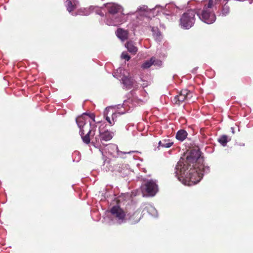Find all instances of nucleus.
<instances>
[{"instance_id":"obj_1","label":"nucleus","mask_w":253,"mask_h":253,"mask_svg":"<svg viewBox=\"0 0 253 253\" xmlns=\"http://www.w3.org/2000/svg\"><path fill=\"white\" fill-rule=\"evenodd\" d=\"M199 149H192L186 160H180L175 168L176 176L185 185L191 186L198 183L204 173L210 171V168L203 164Z\"/></svg>"},{"instance_id":"obj_2","label":"nucleus","mask_w":253,"mask_h":253,"mask_svg":"<svg viewBox=\"0 0 253 253\" xmlns=\"http://www.w3.org/2000/svg\"><path fill=\"white\" fill-rule=\"evenodd\" d=\"M204 7L203 10L197 12L199 18L204 22L211 24L214 23L216 19L213 10V0H205L203 1Z\"/></svg>"},{"instance_id":"obj_3","label":"nucleus","mask_w":253,"mask_h":253,"mask_svg":"<svg viewBox=\"0 0 253 253\" xmlns=\"http://www.w3.org/2000/svg\"><path fill=\"white\" fill-rule=\"evenodd\" d=\"M195 14L196 12L193 10H188L184 13L179 20L181 27L185 29L192 27L195 21Z\"/></svg>"},{"instance_id":"obj_4","label":"nucleus","mask_w":253,"mask_h":253,"mask_svg":"<svg viewBox=\"0 0 253 253\" xmlns=\"http://www.w3.org/2000/svg\"><path fill=\"white\" fill-rule=\"evenodd\" d=\"M104 151L105 153L113 157H121L122 154H131L132 153H138L137 151H131L127 152H122L119 150L117 145L114 144H110L106 146Z\"/></svg>"},{"instance_id":"obj_5","label":"nucleus","mask_w":253,"mask_h":253,"mask_svg":"<svg viewBox=\"0 0 253 253\" xmlns=\"http://www.w3.org/2000/svg\"><path fill=\"white\" fill-rule=\"evenodd\" d=\"M192 95V92L188 90L183 89L172 99V102L175 104L180 105L183 102L189 100Z\"/></svg>"},{"instance_id":"obj_6","label":"nucleus","mask_w":253,"mask_h":253,"mask_svg":"<svg viewBox=\"0 0 253 253\" xmlns=\"http://www.w3.org/2000/svg\"><path fill=\"white\" fill-rule=\"evenodd\" d=\"M141 189L143 193H147L149 196H153L158 191V186L155 181L151 180L142 185Z\"/></svg>"},{"instance_id":"obj_7","label":"nucleus","mask_w":253,"mask_h":253,"mask_svg":"<svg viewBox=\"0 0 253 253\" xmlns=\"http://www.w3.org/2000/svg\"><path fill=\"white\" fill-rule=\"evenodd\" d=\"M110 212L112 215L116 218L117 222L121 224L125 221L126 214L125 211L120 207L115 206L113 207Z\"/></svg>"},{"instance_id":"obj_8","label":"nucleus","mask_w":253,"mask_h":253,"mask_svg":"<svg viewBox=\"0 0 253 253\" xmlns=\"http://www.w3.org/2000/svg\"><path fill=\"white\" fill-rule=\"evenodd\" d=\"M87 114L86 113H83L81 116H79L76 119V123L80 128V133L81 135L84 134V127H85V125L87 122L89 123L90 126H91V122L90 121H87L86 116Z\"/></svg>"},{"instance_id":"obj_9","label":"nucleus","mask_w":253,"mask_h":253,"mask_svg":"<svg viewBox=\"0 0 253 253\" xmlns=\"http://www.w3.org/2000/svg\"><path fill=\"white\" fill-rule=\"evenodd\" d=\"M125 21L126 19L125 18V14L121 12V15L119 16L116 17L114 15L113 18H107L105 23L107 25L109 26H118L122 24Z\"/></svg>"},{"instance_id":"obj_10","label":"nucleus","mask_w":253,"mask_h":253,"mask_svg":"<svg viewBox=\"0 0 253 253\" xmlns=\"http://www.w3.org/2000/svg\"><path fill=\"white\" fill-rule=\"evenodd\" d=\"M108 13L110 15H107V18L114 17V15L119 12H122L123 10V7L115 3H107L105 4Z\"/></svg>"},{"instance_id":"obj_11","label":"nucleus","mask_w":253,"mask_h":253,"mask_svg":"<svg viewBox=\"0 0 253 253\" xmlns=\"http://www.w3.org/2000/svg\"><path fill=\"white\" fill-rule=\"evenodd\" d=\"M229 0H215V5H221L220 12L219 15L221 16H226L230 13V7L227 5Z\"/></svg>"},{"instance_id":"obj_12","label":"nucleus","mask_w":253,"mask_h":253,"mask_svg":"<svg viewBox=\"0 0 253 253\" xmlns=\"http://www.w3.org/2000/svg\"><path fill=\"white\" fill-rule=\"evenodd\" d=\"M99 135L98 136L102 143L103 141H108L112 138L113 133L108 130H104L103 125L99 127Z\"/></svg>"},{"instance_id":"obj_13","label":"nucleus","mask_w":253,"mask_h":253,"mask_svg":"<svg viewBox=\"0 0 253 253\" xmlns=\"http://www.w3.org/2000/svg\"><path fill=\"white\" fill-rule=\"evenodd\" d=\"M178 7L173 3L166 4L165 8L161 7V10L163 13L167 15L176 14L178 12Z\"/></svg>"},{"instance_id":"obj_14","label":"nucleus","mask_w":253,"mask_h":253,"mask_svg":"<svg viewBox=\"0 0 253 253\" xmlns=\"http://www.w3.org/2000/svg\"><path fill=\"white\" fill-rule=\"evenodd\" d=\"M121 81L124 85V88L126 89H130L132 87L134 83L133 79L127 76H123L121 79Z\"/></svg>"},{"instance_id":"obj_15","label":"nucleus","mask_w":253,"mask_h":253,"mask_svg":"<svg viewBox=\"0 0 253 253\" xmlns=\"http://www.w3.org/2000/svg\"><path fill=\"white\" fill-rule=\"evenodd\" d=\"M116 35L119 39L124 41L128 38V32L122 29H118L116 31Z\"/></svg>"},{"instance_id":"obj_16","label":"nucleus","mask_w":253,"mask_h":253,"mask_svg":"<svg viewBox=\"0 0 253 253\" xmlns=\"http://www.w3.org/2000/svg\"><path fill=\"white\" fill-rule=\"evenodd\" d=\"M125 46L127 49V50L132 54H135L137 52V47L134 45V44L132 42H127L126 43Z\"/></svg>"},{"instance_id":"obj_17","label":"nucleus","mask_w":253,"mask_h":253,"mask_svg":"<svg viewBox=\"0 0 253 253\" xmlns=\"http://www.w3.org/2000/svg\"><path fill=\"white\" fill-rule=\"evenodd\" d=\"M110 110H112L111 107H107L104 111V117L106 121L108 123L110 126H113L115 123L109 117V112Z\"/></svg>"},{"instance_id":"obj_18","label":"nucleus","mask_w":253,"mask_h":253,"mask_svg":"<svg viewBox=\"0 0 253 253\" xmlns=\"http://www.w3.org/2000/svg\"><path fill=\"white\" fill-rule=\"evenodd\" d=\"M188 133L187 131L184 129L178 130L176 134V138L180 141H183L187 137Z\"/></svg>"},{"instance_id":"obj_19","label":"nucleus","mask_w":253,"mask_h":253,"mask_svg":"<svg viewBox=\"0 0 253 253\" xmlns=\"http://www.w3.org/2000/svg\"><path fill=\"white\" fill-rule=\"evenodd\" d=\"M173 144V142L171 141L169 139H165L159 142L158 148L159 149H160V147L169 148Z\"/></svg>"},{"instance_id":"obj_20","label":"nucleus","mask_w":253,"mask_h":253,"mask_svg":"<svg viewBox=\"0 0 253 253\" xmlns=\"http://www.w3.org/2000/svg\"><path fill=\"white\" fill-rule=\"evenodd\" d=\"M65 3L67 9L69 13H71L75 9L78 3L76 2L75 1L72 2V1L70 0H67Z\"/></svg>"},{"instance_id":"obj_21","label":"nucleus","mask_w":253,"mask_h":253,"mask_svg":"<svg viewBox=\"0 0 253 253\" xmlns=\"http://www.w3.org/2000/svg\"><path fill=\"white\" fill-rule=\"evenodd\" d=\"M155 58L154 57H152L149 61H147L145 62L142 65V68L144 69H147L151 66L152 64H155Z\"/></svg>"},{"instance_id":"obj_22","label":"nucleus","mask_w":253,"mask_h":253,"mask_svg":"<svg viewBox=\"0 0 253 253\" xmlns=\"http://www.w3.org/2000/svg\"><path fill=\"white\" fill-rule=\"evenodd\" d=\"M228 137L226 135H223L220 136L218 139V142L223 146H225L227 145V142L229 141Z\"/></svg>"},{"instance_id":"obj_23","label":"nucleus","mask_w":253,"mask_h":253,"mask_svg":"<svg viewBox=\"0 0 253 253\" xmlns=\"http://www.w3.org/2000/svg\"><path fill=\"white\" fill-rule=\"evenodd\" d=\"M91 130L89 129L88 131V132L84 136V134H82V135H81L82 136V140L84 143L85 144H88L90 142V138H89V134L91 133Z\"/></svg>"},{"instance_id":"obj_24","label":"nucleus","mask_w":253,"mask_h":253,"mask_svg":"<svg viewBox=\"0 0 253 253\" xmlns=\"http://www.w3.org/2000/svg\"><path fill=\"white\" fill-rule=\"evenodd\" d=\"M93 7L92 6H90L88 8L81 9L80 14L83 15H88L90 13L91 11L93 10Z\"/></svg>"},{"instance_id":"obj_25","label":"nucleus","mask_w":253,"mask_h":253,"mask_svg":"<svg viewBox=\"0 0 253 253\" xmlns=\"http://www.w3.org/2000/svg\"><path fill=\"white\" fill-rule=\"evenodd\" d=\"M109 115L111 116V119L115 123L116 121V119L117 118V114L115 112H114V110L112 108V110H110V112H109Z\"/></svg>"},{"instance_id":"obj_26","label":"nucleus","mask_w":253,"mask_h":253,"mask_svg":"<svg viewBox=\"0 0 253 253\" xmlns=\"http://www.w3.org/2000/svg\"><path fill=\"white\" fill-rule=\"evenodd\" d=\"M121 57H122V58L126 60V61L129 60L130 58V57L129 56V55L126 52H123L122 53Z\"/></svg>"},{"instance_id":"obj_27","label":"nucleus","mask_w":253,"mask_h":253,"mask_svg":"<svg viewBox=\"0 0 253 253\" xmlns=\"http://www.w3.org/2000/svg\"><path fill=\"white\" fill-rule=\"evenodd\" d=\"M87 115L86 116V118L87 121H90V120H91L93 122H95V115L93 113L91 114H87Z\"/></svg>"},{"instance_id":"obj_28","label":"nucleus","mask_w":253,"mask_h":253,"mask_svg":"<svg viewBox=\"0 0 253 253\" xmlns=\"http://www.w3.org/2000/svg\"><path fill=\"white\" fill-rule=\"evenodd\" d=\"M147 9H148V7L147 6H145V5H143L142 6H140L139 7H138L137 9V11H147Z\"/></svg>"},{"instance_id":"obj_29","label":"nucleus","mask_w":253,"mask_h":253,"mask_svg":"<svg viewBox=\"0 0 253 253\" xmlns=\"http://www.w3.org/2000/svg\"><path fill=\"white\" fill-rule=\"evenodd\" d=\"M155 36H156V40H157L158 41L161 40V34L160 32H158V33L156 34Z\"/></svg>"},{"instance_id":"obj_30","label":"nucleus","mask_w":253,"mask_h":253,"mask_svg":"<svg viewBox=\"0 0 253 253\" xmlns=\"http://www.w3.org/2000/svg\"><path fill=\"white\" fill-rule=\"evenodd\" d=\"M149 211H151L152 212H153V213H151V214H153L154 215H155V213L154 212H157L156 210H155V209L154 207H152V206L150 207V208H149Z\"/></svg>"},{"instance_id":"obj_31","label":"nucleus","mask_w":253,"mask_h":253,"mask_svg":"<svg viewBox=\"0 0 253 253\" xmlns=\"http://www.w3.org/2000/svg\"><path fill=\"white\" fill-rule=\"evenodd\" d=\"M159 8V6H156L155 7V8L153 9V10H154V11H155V10H156L157 9V8Z\"/></svg>"},{"instance_id":"obj_32","label":"nucleus","mask_w":253,"mask_h":253,"mask_svg":"<svg viewBox=\"0 0 253 253\" xmlns=\"http://www.w3.org/2000/svg\"><path fill=\"white\" fill-rule=\"evenodd\" d=\"M147 86V84H143V87H146V86Z\"/></svg>"},{"instance_id":"obj_33","label":"nucleus","mask_w":253,"mask_h":253,"mask_svg":"<svg viewBox=\"0 0 253 253\" xmlns=\"http://www.w3.org/2000/svg\"><path fill=\"white\" fill-rule=\"evenodd\" d=\"M98 14L100 15H103V14L102 13H98Z\"/></svg>"},{"instance_id":"obj_34","label":"nucleus","mask_w":253,"mask_h":253,"mask_svg":"<svg viewBox=\"0 0 253 253\" xmlns=\"http://www.w3.org/2000/svg\"><path fill=\"white\" fill-rule=\"evenodd\" d=\"M73 0V2H74V1H75L76 2L78 3V2L77 0Z\"/></svg>"},{"instance_id":"obj_35","label":"nucleus","mask_w":253,"mask_h":253,"mask_svg":"<svg viewBox=\"0 0 253 253\" xmlns=\"http://www.w3.org/2000/svg\"><path fill=\"white\" fill-rule=\"evenodd\" d=\"M124 112L119 113V114H124Z\"/></svg>"},{"instance_id":"obj_36","label":"nucleus","mask_w":253,"mask_h":253,"mask_svg":"<svg viewBox=\"0 0 253 253\" xmlns=\"http://www.w3.org/2000/svg\"><path fill=\"white\" fill-rule=\"evenodd\" d=\"M101 153H102V155H104V152L103 151H101Z\"/></svg>"},{"instance_id":"obj_37","label":"nucleus","mask_w":253,"mask_h":253,"mask_svg":"<svg viewBox=\"0 0 253 253\" xmlns=\"http://www.w3.org/2000/svg\"><path fill=\"white\" fill-rule=\"evenodd\" d=\"M214 5H216L215 4V2H214ZM214 6V7H216V6Z\"/></svg>"},{"instance_id":"obj_38","label":"nucleus","mask_w":253,"mask_h":253,"mask_svg":"<svg viewBox=\"0 0 253 253\" xmlns=\"http://www.w3.org/2000/svg\"><path fill=\"white\" fill-rule=\"evenodd\" d=\"M77 153H78V152H75V153H74V154H77Z\"/></svg>"}]
</instances>
